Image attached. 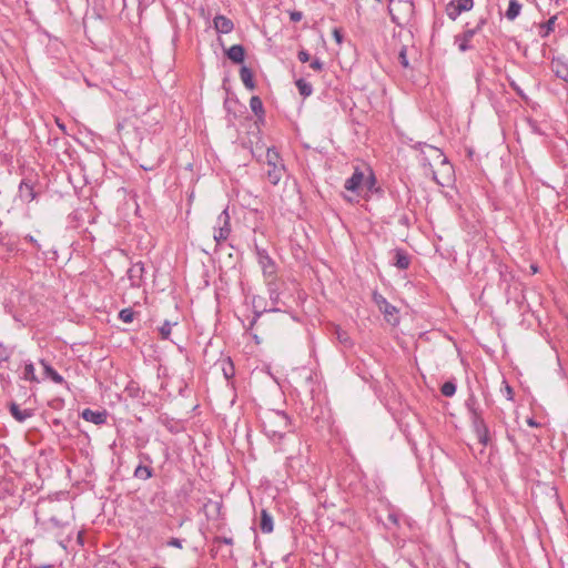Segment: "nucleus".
Here are the masks:
<instances>
[{
	"instance_id": "obj_1",
	"label": "nucleus",
	"mask_w": 568,
	"mask_h": 568,
	"mask_svg": "<svg viewBox=\"0 0 568 568\" xmlns=\"http://www.w3.org/2000/svg\"><path fill=\"white\" fill-rule=\"evenodd\" d=\"M262 427L268 438L282 440L291 433V420L282 410H267L262 417Z\"/></svg>"
},
{
	"instance_id": "obj_2",
	"label": "nucleus",
	"mask_w": 568,
	"mask_h": 568,
	"mask_svg": "<svg viewBox=\"0 0 568 568\" xmlns=\"http://www.w3.org/2000/svg\"><path fill=\"white\" fill-rule=\"evenodd\" d=\"M231 234V216L229 209H224L216 219V225L214 226V241L216 244H221L226 241Z\"/></svg>"
},
{
	"instance_id": "obj_3",
	"label": "nucleus",
	"mask_w": 568,
	"mask_h": 568,
	"mask_svg": "<svg viewBox=\"0 0 568 568\" xmlns=\"http://www.w3.org/2000/svg\"><path fill=\"white\" fill-rule=\"evenodd\" d=\"M475 399L473 397L468 398L467 406L469 407L471 414H473V422L474 427L478 437V440L483 445H487L489 442V430L487 425L485 424L484 419L481 418L480 414L477 412L476 408H474L471 405L474 404Z\"/></svg>"
},
{
	"instance_id": "obj_4",
	"label": "nucleus",
	"mask_w": 568,
	"mask_h": 568,
	"mask_svg": "<svg viewBox=\"0 0 568 568\" xmlns=\"http://www.w3.org/2000/svg\"><path fill=\"white\" fill-rule=\"evenodd\" d=\"M258 264L265 277H274L276 274V265L266 250L255 246Z\"/></svg>"
},
{
	"instance_id": "obj_5",
	"label": "nucleus",
	"mask_w": 568,
	"mask_h": 568,
	"mask_svg": "<svg viewBox=\"0 0 568 568\" xmlns=\"http://www.w3.org/2000/svg\"><path fill=\"white\" fill-rule=\"evenodd\" d=\"M485 23V19H481L479 21V23L477 24L476 28L474 29H467L465 32H463L462 34H457L455 36V43H457L458 45V49L462 51V52H465L467 50H469L471 47L469 44V42L471 41V39L474 38V36L480 30L481 26Z\"/></svg>"
},
{
	"instance_id": "obj_6",
	"label": "nucleus",
	"mask_w": 568,
	"mask_h": 568,
	"mask_svg": "<svg viewBox=\"0 0 568 568\" xmlns=\"http://www.w3.org/2000/svg\"><path fill=\"white\" fill-rule=\"evenodd\" d=\"M373 300L378 306L379 311L385 315L386 321L390 322L392 317L397 312L396 307L388 303L387 300L377 292L373 294Z\"/></svg>"
},
{
	"instance_id": "obj_7",
	"label": "nucleus",
	"mask_w": 568,
	"mask_h": 568,
	"mask_svg": "<svg viewBox=\"0 0 568 568\" xmlns=\"http://www.w3.org/2000/svg\"><path fill=\"white\" fill-rule=\"evenodd\" d=\"M265 278H266L268 297H270L272 304L274 305L270 311L277 312V311H280V308L276 307V305H278L281 302L280 284L275 280V276L274 277H265Z\"/></svg>"
},
{
	"instance_id": "obj_8",
	"label": "nucleus",
	"mask_w": 568,
	"mask_h": 568,
	"mask_svg": "<svg viewBox=\"0 0 568 568\" xmlns=\"http://www.w3.org/2000/svg\"><path fill=\"white\" fill-rule=\"evenodd\" d=\"M551 71L555 75L568 83V61L561 57L554 58L551 61Z\"/></svg>"
},
{
	"instance_id": "obj_9",
	"label": "nucleus",
	"mask_w": 568,
	"mask_h": 568,
	"mask_svg": "<svg viewBox=\"0 0 568 568\" xmlns=\"http://www.w3.org/2000/svg\"><path fill=\"white\" fill-rule=\"evenodd\" d=\"M81 417L90 423H93L95 425H102L106 422L108 413L105 410H92L90 408H85L81 413Z\"/></svg>"
},
{
	"instance_id": "obj_10",
	"label": "nucleus",
	"mask_w": 568,
	"mask_h": 568,
	"mask_svg": "<svg viewBox=\"0 0 568 568\" xmlns=\"http://www.w3.org/2000/svg\"><path fill=\"white\" fill-rule=\"evenodd\" d=\"M144 273V264L141 262L134 263L128 271V277L132 286L139 287Z\"/></svg>"
},
{
	"instance_id": "obj_11",
	"label": "nucleus",
	"mask_w": 568,
	"mask_h": 568,
	"mask_svg": "<svg viewBox=\"0 0 568 568\" xmlns=\"http://www.w3.org/2000/svg\"><path fill=\"white\" fill-rule=\"evenodd\" d=\"M364 182V173L359 169H355L353 175L345 181L347 191L357 192Z\"/></svg>"
},
{
	"instance_id": "obj_12",
	"label": "nucleus",
	"mask_w": 568,
	"mask_h": 568,
	"mask_svg": "<svg viewBox=\"0 0 568 568\" xmlns=\"http://www.w3.org/2000/svg\"><path fill=\"white\" fill-rule=\"evenodd\" d=\"M393 264L399 270H407L410 265V256L403 248L394 250V262Z\"/></svg>"
},
{
	"instance_id": "obj_13",
	"label": "nucleus",
	"mask_w": 568,
	"mask_h": 568,
	"mask_svg": "<svg viewBox=\"0 0 568 568\" xmlns=\"http://www.w3.org/2000/svg\"><path fill=\"white\" fill-rule=\"evenodd\" d=\"M213 22L214 28L219 33H230L234 28L232 20L224 16H216Z\"/></svg>"
},
{
	"instance_id": "obj_14",
	"label": "nucleus",
	"mask_w": 568,
	"mask_h": 568,
	"mask_svg": "<svg viewBox=\"0 0 568 568\" xmlns=\"http://www.w3.org/2000/svg\"><path fill=\"white\" fill-rule=\"evenodd\" d=\"M227 58L234 63H242L245 58L244 47L241 44H234L226 51Z\"/></svg>"
},
{
	"instance_id": "obj_15",
	"label": "nucleus",
	"mask_w": 568,
	"mask_h": 568,
	"mask_svg": "<svg viewBox=\"0 0 568 568\" xmlns=\"http://www.w3.org/2000/svg\"><path fill=\"white\" fill-rule=\"evenodd\" d=\"M10 413L19 423L27 420L33 415L31 409H21L16 403L10 404Z\"/></svg>"
},
{
	"instance_id": "obj_16",
	"label": "nucleus",
	"mask_w": 568,
	"mask_h": 568,
	"mask_svg": "<svg viewBox=\"0 0 568 568\" xmlns=\"http://www.w3.org/2000/svg\"><path fill=\"white\" fill-rule=\"evenodd\" d=\"M40 363L43 366L44 374L48 378H50L55 384H64L65 383L64 378L45 361L42 359Z\"/></svg>"
},
{
	"instance_id": "obj_17",
	"label": "nucleus",
	"mask_w": 568,
	"mask_h": 568,
	"mask_svg": "<svg viewBox=\"0 0 568 568\" xmlns=\"http://www.w3.org/2000/svg\"><path fill=\"white\" fill-rule=\"evenodd\" d=\"M240 78L243 82V84L245 85L246 89L248 90H254L255 89V82L253 80V72L251 69H248L246 65H243L240 70Z\"/></svg>"
},
{
	"instance_id": "obj_18",
	"label": "nucleus",
	"mask_w": 568,
	"mask_h": 568,
	"mask_svg": "<svg viewBox=\"0 0 568 568\" xmlns=\"http://www.w3.org/2000/svg\"><path fill=\"white\" fill-rule=\"evenodd\" d=\"M260 529L264 534L273 531V518L265 509L261 511Z\"/></svg>"
},
{
	"instance_id": "obj_19",
	"label": "nucleus",
	"mask_w": 568,
	"mask_h": 568,
	"mask_svg": "<svg viewBox=\"0 0 568 568\" xmlns=\"http://www.w3.org/2000/svg\"><path fill=\"white\" fill-rule=\"evenodd\" d=\"M521 8L523 6L518 0H509L508 9L505 12V17L509 21L515 20L520 14Z\"/></svg>"
},
{
	"instance_id": "obj_20",
	"label": "nucleus",
	"mask_w": 568,
	"mask_h": 568,
	"mask_svg": "<svg viewBox=\"0 0 568 568\" xmlns=\"http://www.w3.org/2000/svg\"><path fill=\"white\" fill-rule=\"evenodd\" d=\"M557 16L550 17L546 22L540 23L538 27V34L541 38H546L554 31L556 24Z\"/></svg>"
},
{
	"instance_id": "obj_21",
	"label": "nucleus",
	"mask_w": 568,
	"mask_h": 568,
	"mask_svg": "<svg viewBox=\"0 0 568 568\" xmlns=\"http://www.w3.org/2000/svg\"><path fill=\"white\" fill-rule=\"evenodd\" d=\"M283 170V165L278 166L277 164H274V166H271L270 170L267 171V179L273 185H276L282 179Z\"/></svg>"
},
{
	"instance_id": "obj_22",
	"label": "nucleus",
	"mask_w": 568,
	"mask_h": 568,
	"mask_svg": "<svg viewBox=\"0 0 568 568\" xmlns=\"http://www.w3.org/2000/svg\"><path fill=\"white\" fill-rule=\"evenodd\" d=\"M153 476V469L149 466L139 465L134 470V477L146 480Z\"/></svg>"
},
{
	"instance_id": "obj_23",
	"label": "nucleus",
	"mask_w": 568,
	"mask_h": 568,
	"mask_svg": "<svg viewBox=\"0 0 568 568\" xmlns=\"http://www.w3.org/2000/svg\"><path fill=\"white\" fill-rule=\"evenodd\" d=\"M463 12L464 11L458 7V3L455 0L449 1L446 6V13L452 20H456Z\"/></svg>"
},
{
	"instance_id": "obj_24",
	"label": "nucleus",
	"mask_w": 568,
	"mask_h": 568,
	"mask_svg": "<svg viewBox=\"0 0 568 568\" xmlns=\"http://www.w3.org/2000/svg\"><path fill=\"white\" fill-rule=\"evenodd\" d=\"M250 108L252 110V112L257 115V116H261L264 114V108H263V102L262 100L260 99V97L257 95H253L251 99H250Z\"/></svg>"
},
{
	"instance_id": "obj_25",
	"label": "nucleus",
	"mask_w": 568,
	"mask_h": 568,
	"mask_svg": "<svg viewBox=\"0 0 568 568\" xmlns=\"http://www.w3.org/2000/svg\"><path fill=\"white\" fill-rule=\"evenodd\" d=\"M295 84L301 95L306 98L313 93V88L311 83L306 82L304 79L296 80Z\"/></svg>"
},
{
	"instance_id": "obj_26",
	"label": "nucleus",
	"mask_w": 568,
	"mask_h": 568,
	"mask_svg": "<svg viewBox=\"0 0 568 568\" xmlns=\"http://www.w3.org/2000/svg\"><path fill=\"white\" fill-rule=\"evenodd\" d=\"M23 379L30 381V382H38V378L34 373V366L32 363L26 364L24 369H23Z\"/></svg>"
},
{
	"instance_id": "obj_27",
	"label": "nucleus",
	"mask_w": 568,
	"mask_h": 568,
	"mask_svg": "<svg viewBox=\"0 0 568 568\" xmlns=\"http://www.w3.org/2000/svg\"><path fill=\"white\" fill-rule=\"evenodd\" d=\"M440 392L446 397H452L456 393V384L452 381L445 382L442 387Z\"/></svg>"
},
{
	"instance_id": "obj_28",
	"label": "nucleus",
	"mask_w": 568,
	"mask_h": 568,
	"mask_svg": "<svg viewBox=\"0 0 568 568\" xmlns=\"http://www.w3.org/2000/svg\"><path fill=\"white\" fill-rule=\"evenodd\" d=\"M176 323H171L170 321H164L162 326L159 328V333L162 339H169L171 335L172 325Z\"/></svg>"
},
{
	"instance_id": "obj_29",
	"label": "nucleus",
	"mask_w": 568,
	"mask_h": 568,
	"mask_svg": "<svg viewBox=\"0 0 568 568\" xmlns=\"http://www.w3.org/2000/svg\"><path fill=\"white\" fill-rule=\"evenodd\" d=\"M49 524L52 525V527L55 528H64L69 525V520L67 518L58 517V516H51L49 518Z\"/></svg>"
},
{
	"instance_id": "obj_30",
	"label": "nucleus",
	"mask_w": 568,
	"mask_h": 568,
	"mask_svg": "<svg viewBox=\"0 0 568 568\" xmlns=\"http://www.w3.org/2000/svg\"><path fill=\"white\" fill-rule=\"evenodd\" d=\"M375 185H376V178L374 176L373 173H371L366 180L364 179L362 186H365L368 192L379 191V189L376 187Z\"/></svg>"
},
{
	"instance_id": "obj_31",
	"label": "nucleus",
	"mask_w": 568,
	"mask_h": 568,
	"mask_svg": "<svg viewBox=\"0 0 568 568\" xmlns=\"http://www.w3.org/2000/svg\"><path fill=\"white\" fill-rule=\"evenodd\" d=\"M20 192H21L22 196H26V199L28 201H32L34 199V193H33L32 187L24 182H22L20 184Z\"/></svg>"
},
{
	"instance_id": "obj_32",
	"label": "nucleus",
	"mask_w": 568,
	"mask_h": 568,
	"mask_svg": "<svg viewBox=\"0 0 568 568\" xmlns=\"http://www.w3.org/2000/svg\"><path fill=\"white\" fill-rule=\"evenodd\" d=\"M134 317V312L132 308H123L119 313V318L123 321L124 323H131Z\"/></svg>"
},
{
	"instance_id": "obj_33",
	"label": "nucleus",
	"mask_w": 568,
	"mask_h": 568,
	"mask_svg": "<svg viewBox=\"0 0 568 568\" xmlns=\"http://www.w3.org/2000/svg\"><path fill=\"white\" fill-rule=\"evenodd\" d=\"M415 148H427V149H429L436 155L437 159H442L443 163L446 162V159L443 156L442 151L439 149H437V148H434L432 145H428V144L422 143V142L417 143L415 145Z\"/></svg>"
},
{
	"instance_id": "obj_34",
	"label": "nucleus",
	"mask_w": 568,
	"mask_h": 568,
	"mask_svg": "<svg viewBox=\"0 0 568 568\" xmlns=\"http://www.w3.org/2000/svg\"><path fill=\"white\" fill-rule=\"evenodd\" d=\"M266 158H267V164L270 166H274V164H276V162L278 161L277 152H275V151H273L271 149L267 150Z\"/></svg>"
},
{
	"instance_id": "obj_35",
	"label": "nucleus",
	"mask_w": 568,
	"mask_h": 568,
	"mask_svg": "<svg viewBox=\"0 0 568 568\" xmlns=\"http://www.w3.org/2000/svg\"><path fill=\"white\" fill-rule=\"evenodd\" d=\"M456 2L464 12L471 10L474 7V0H456Z\"/></svg>"
},
{
	"instance_id": "obj_36",
	"label": "nucleus",
	"mask_w": 568,
	"mask_h": 568,
	"mask_svg": "<svg viewBox=\"0 0 568 568\" xmlns=\"http://www.w3.org/2000/svg\"><path fill=\"white\" fill-rule=\"evenodd\" d=\"M398 61L402 64V67H404V68H407L409 65L405 48H403L399 51Z\"/></svg>"
},
{
	"instance_id": "obj_37",
	"label": "nucleus",
	"mask_w": 568,
	"mask_h": 568,
	"mask_svg": "<svg viewBox=\"0 0 568 568\" xmlns=\"http://www.w3.org/2000/svg\"><path fill=\"white\" fill-rule=\"evenodd\" d=\"M9 357H10V352L2 343H0V363L8 361Z\"/></svg>"
},
{
	"instance_id": "obj_38",
	"label": "nucleus",
	"mask_w": 568,
	"mask_h": 568,
	"mask_svg": "<svg viewBox=\"0 0 568 568\" xmlns=\"http://www.w3.org/2000/svg\"><path fill=\"white\" fill-rule=\"evenodd\" d=\"M221 542H223L225 545H229V546H232L233 545V539L230 538V537H220V536H217V537H215L213 539V544H221Z\"/></svg>"
},
{
	"instance_id": "obj_39",
	"label": "nucleus",
	"mask_w": 568,
	"mask_h": 568,
	"mask_svg": "<svg viewBox=\"0 0 568 568\" xmlns=\"http://www.w3.org/2000/svg\"><path fill=\"white\" fill-rule=\"evenodd\" d=\"M310 67H311L314 71L320 72V71H322V70H323V68H324V63H323L320 59H314V60L311 62Z\"/></svg>"
},
{
	"instance_id": "obj_40",
	"label": "nucleus",
	"mask_w": 568,
	"mask_h": 568,
	"mask_svg": "<svg viewBox=\"0 0 568 568\" xmlns=\"http://www.w3.org/2000/svg\"><path fill=\"white\" fill-rule=\"evenodd\" d=\"M297 58L302 63H305L310 61L311 55L306 50H301L298 51Z\"/></svg>"
},
{
	"instance_id": "obj_41",
	"label": "nucleus",
	"mask_w": 568,
	"mask_h": 568,
	"mask_svg": "<svg viewBox=\"0 0 568 568\" xmlns=\"http://www.w3.org/2000/svg\"><path fill=\"white\" fill-rule=\"evenodd\" d=\"M303 18V13L301 11H292L290 13V19L293 22H300Z\"/></svg>"
},
{
	"instance_id": "obj_42",
	"label": "nucleus",
	"mask_w": 568,
	"mask_h": 568,
	"mask_svg": "<svg viewBox=\"0 0 568 568\" xmlns=\"http://www.w3.org/2000/svg\"><path fill=\"white\" fill-rule=\"evenodd\" d=\"M168 546L175 547V548H182V540L173 537L168 541Z\"/></svg>"
},
{
	"instance_id": "obj_43",
	"label": "nucleus",
	"mask_w": 568,
	"mask_h": 568,
	"mask_svg": "<svg viewBox=\"0 0 568 568\" xmlns=\"http://www.w3.org/2000/svg\"><path fill=\"white\" fill-rule=\"evenodd\" d=\"M333 37L338 44H341L343 42V33L339 29L333 30Z\"/></svg>"
},
{
	"instance_id": "obj_44",
	"label": "nucleus",
	"mask_w": 568,
	"mask_h": 568,
	"mask_svg": "<svg viewBox=\"0 0 568 568\" xmlns=\"http://www.w3.org/2000/svg\"><path fill=\"white\" fill-rule=\"evenodd\" d=\"M337 337H338L339 342L343 344H347L349 341V338L345 332H338Z\"/></svg>"
},
{
	"instance_id": "obj_45",
	"label": "nucleus",
	"mask_w": 568,
	"mask_h": 568,
	"mask_svg": "<svg viewBox=\"0 0 568 568\" xmlns=\"http://www.w3.org/2000/svg\"><path fill=\"white\" fill-rule=\"evenodd\" d=\"M510 87L516 91V93L520 97H523V90L519 88V85L515 82V81H511L510 82Z\"/></svg>"
},
{
	"instance_id": "obj_46",
	"label": "nucleus",
	"mask_w": 568,
	"mask_h": 568,
	"mask_svg": "<svg viewBox=\"0 0 568 568\" xmlns=\"http://www.w3.org/2000/svg\"><path fill=\"white\" fill-rule=\"evenodd\" d=\"M505 390H506V393H507V398H508V399H513V393H514V392H513V388H511L508 384H506V386H505Z\"/></svg>"
},
{
	"instance_id": "obj_47",
	"label": "nucleus",
	"mask_w": 568,
	"mask_h": 568,
	"mask_svg": "<svg viewBox=\"0 0 568 568\" xmlns=\"http://www.w3.org/2000/svg\"><path fill=\"white\" fill-rule=\"evenodd\" d=\"M26 240L28 242L32 243L34 246L39 247V244H38L37 240L32 235H27Z\"/></svg>"
},
{
	"instance_id": "obj_48",
	"label": "nucleus",
	"mask_w": 568,
	"mask_h": 568,
	"mask_svg": "<svg viewBox=\"0 0 568 568\" xmlns=\"http://www.w3.org/2000/svg\"><path fill=\"white\" fill-rule=\"evenodd\" d=\"M295 460V457L293 455L287 456V466L290 468H294L293 462Z\"/></svg>"
},
{
	"instance_id": "obj_49",
	"label": "nucleus",
	"mask_w": 568,
	"mask_h": 568,
	"mask_svg": "<svg viewBox=\"0 0 568 568\" xmlns=\"http://www.w3.org/2000/svg\"><path fill=\"white\" fill-rule=\"evenodd\" d=\"M230 371H231V373L229 374V371H226L225 368H223L224 376H225L226 378H230V377L233 375V366H232V365H230Z\"/></svg>"
},
{
	"instance_id": "obj_50",
	"label": "nucleus",
	"mask_w": 568,
	"mask_h": 568,
	"mask_svg": "<svg viewBox=\"0 0 568 568\" xmlns=\"http://www.w3.org/2000/svg\"><path fill=\"white\" fill-rule=\"evenodd\" d=\"M399 222L404 225H408V217L406 215L402 216Z\"/></svg>"
},
{
	"instance_id": "obj_51",
	"label": "nucleus",
	"mask_w": 568,
	"mask_h": 568,
	"mask_svg": "<svg viewBox=\"0 0 568 568\" xmlns=\"http://www.w3.org/2000/svg\"><path fill=\"white\" fill-rule=\"evenodd\" d=\"M57 124H58V126H59L63 132H65V125H64L63 123H61V122L59 121V119H57Z\"/></svg>"
},
{
	"instance_id": "obj_52",
	"label": "nucleus",
	"mask_w": 568,
	"mask_h": 568,
	"mask_svg": "<svg viewBox=\"0 0 568 568\" xmlns=\"http://www.w3.org/2000/svg\"><path fill=\"white\" fill-rule=\"evenodd\" d=\"M290 439H293V442H294L295 444H297V445H300V444H301V443H300V439H298L297 437H295L294 435H292Z\"/></svg>"
},
{
	"instance_id": "obj_53",
	"label": "nucleus",
	"mask_w": 568,
	"mask_h": 568,
	"mask_svg": "<svg viewBox=\"0 0 568 568\" xmlns=\"http://www.w3.org/2000/svg\"><path fill=\"white\" fill-rule=\"evenodd\" d=\"M388 518H389V520H392L393 523H395V524L397 523V519H396V517H395L394 515H389V517H388Z\"/></svg>"
},
{
	"instance_id": "obj_54",
	"label": "nucleus",
	"mask_w": 568,
	"mask_h": 568,
	"mask_svg": "<svg viewBox=\"0 0 568 568\" xmlns=\"http://www.w3.org/2000/svg\"><path fill=\"white\" fill-rule=\"evenodd\" d=\"M213 505H214V507L216 508V510H217V511H220L221 504H220V503H214Z\"/></svg>"
},
{
	"instance_id": "obj_55",
	"label": "nucleus",
	"mask_w": 568,
	"mask_h": 568,
	"mask_svg": "<svg viewBox=\"0 0 568 568\" xmlns=\"http://www.w3.org/2000/svg\"><path fill=\"white\" fill-rule=\"evenodd\" d=\"M528 424H529L530 426H536V425H537V424L534 422V419H528Z\"/></svg>"
},
{
	"instance_id": "obj_56",
	"label": "nucleus",
	"mask_w": 568,
	"mask_h": 568,
	"mask_svg": "<svg viewBox=\"0 0 568 568\" xmlns=\"http://www.w3.org/2000/svg\"><path fill=\"white\" fill-rule=\"evenodd\" d=\"M531 270H532V272H534V273H536V272H537V267H536V266H534V265L531 266Z\"/></svg>"
},
{
	"instance_id": "obj_57",
	"label": "nucleus",
	"mask_w": 568,
	"mask_h": 568,
	"mask_svg": "<svg viewBox=\"0 0 568 568\" xmlns=\"http://www.w3.org/2000/svg\"><path fill=\"white\" fill-rule=\"evenodd\" d=\"M225 556H232V550L230 549Z\"/></svg>"
},
{
	"instance_id": "obj_58",
	"label": "nucleus",
	"mask_w": 568,
	"mask_h": 568,
	"mask_svg": "<svg viewBox=\"0 0 568 568\" xmlns=\"http://www.w3.org/2000/svg\"><path fill=\"white\" fill-rule=\"evenodd\" d=\"M152 568H163V567H160V566H155V567H152Z\"/></svg>"
}]
</instances>
